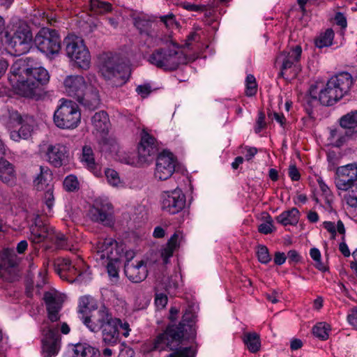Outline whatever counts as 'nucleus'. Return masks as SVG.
Returning a JSON list of instances; mask_svg holds the SVG:
<instances>
[{
	"label": "nucleus",
	"mask_w": 357,
	"mask_h": 357,
	"mask_svg": "<svg viewBox=\"0 0 357 357\" xmlns=\"http://www.w3.org/2000/svg\"><path fill=\"white\" fill-rule=\"evenodd\" d=\"M114 319L109 309L102 306L98 310H94L90 316H86L84 319V324L91 331L97 332L107 324H111L114 321L118 322Z\"/></svg>",
	"instance_id": "f3484780"
},
{
	"label": "nucleus",
	"mask_w": 357,
	"mask_h": 357,
	"mask_svg": "<svg viewBox=\"0 0 357 357\" xmlns=\"http://www.w3.org/2000/svg\"><path fill=\"white\" fill-rule=\"evenodd\" d=\"M194 321V314L186 310L182 321L178 325L167 327L165 331L158 334L153 342V350L172 351L167 357H194L195 352L192 347H179L184 335L186 326H191Z\"/></svg>",
	"instance_id": "7ed1b4c3"
},
{
	"label": "nucleus",
	"mask_w": 357,
	"mask_h": 357,
	"mask_svg": "<svg viewBox=\"0 0 357 357\" xmlns=\"http://www.w3.org/2000/svg\"><path fill=\"white\" fill-rule=\"evenodd\" d=\"M9 119L10 121L21 126L18 130L10 132V137L12 140L20 142L21 139H28L31 136L35 126L33 116L28 114L22 115L17 111L13 110L9 112Z\"/></svg>",
	"instance_id": "4468645a"
},
{
	"label": "nucleus",
	"mask_w": 357,
	"mask_h": 357,
	"mask_svg": "<svg viewBox=\"0 0 357 357\" xmlns=\"http://www.w3.org/2000/svg\"><path fill=\"white\" fill-rule=\"evenodd\" d=\"M246 91L245 93L248 96H252L257 93V85L256 84L255 77L252 75H248L246 77Z\"/></svg>",
	"instance_id": "a18cd8bd"
},
{
	"label": "nucleus",
	"mask_w": 357,
	"mask_h": 357,
	"mask_svg": "<svg viewBox=\"0 0 357 357\" xmlns=\"http://www.w3.org/2000/svg\"><path fill=\"white\" fill-rule=\"evenodd\" d=\"M177 165L176 158L167 151L160 153L156 159L154 176L160 181L169 178L176 170Z\"/></svg>",
	"instance_id": "2eb2a0df"
},
{
	"label": "nucleus",
	"mask_w": 357,
	"mask_h": 357,
	"mask_svg": "<svg viewBox=\"0 0 357 357\" xmlns=\"http://www.w3.org/2000/svg\"><path fill=\"white\" fill-rule=\"evenodd\" d=\"M100 72L112 86L116 87L122 86L128 79L118 57L112 54H105L100 58Z\"/></svg>",
	"instance_id": "9d476101"
},
{
	"label": "nucleus",
	"mask_w": 357,
	"mask_h": 357,
	"mask_svg": "<svg viewBox=\"0 0 357 357\" xmlns=\"http://www.w3.org/2000/svg\"><path fill=\"white\" fill-rule=\"evenodd\" d=\"M31 239L33 242L38 243L46 238L53 241L52 234L54 233V229L47 225H38L37 222L34 225H31L30 228Z\"/></svg>",
	"instance_id": "393cba45"
},
{
	"label": "nucleus",
	"mask_w": 357,
	"mask_h": 357,
	"mask_svg": "<svg viewBox=\"0 0 357 357\" xmlns=\"http://www.w3.org/2000/svg\"><path fill=\"white\" fill-rule=\"evenodd\" d=\"M44 301L46 304L48 321H45L40 326V332L43 335L42 350L44 357L56 356L60 349L61 336L59 334V324L54 322L60 319L59 312L61 304L56 301L52 294L46 292L44 295ZM59 330L63 335H68L70 328L66 322L61 324Z\"/></svg>",
	"instance_id": "f03ea898"
},
{
	"label": "nucleus",
	"mask_w": 357,
	"mask_h": 357,
	"mask_svg": "<svg viewBox=\"0 0 357 357\" xmlns=\"http://www.w3.org/2000/svg\"><path fill=\"white\" fill-rule=\"evenodd\" d=\"M102 329V340L105 345L114 346L119 342V331L114 323L106 325Z\"/></svg>",
	"instance_id": "7c9ffc66"
},
{
	"label": "nucleus",
	"mask_w": 357,
	"mask_h": 357,
	"mask_svg": "<svg viewBox=\"0 0 357 357\" xmlns=\"http://www.w3.org/2000/svg\"><path fill=\"white\" fill-rule=\"evenodd\" d=\"M340 125L342 128L351 130L357 126V110L352 111L340 119Z\"/></svg>",
	"instance_id": "c9c22d12"
},
{
	"label": "nucleus",
	"mask_w": 357,
	"mask_h": 357,
	"mask_svg": "<svg viewBox=\"0 0 357 357\" xmlns=\"http://www.w3.org/2000/svg\"><path fill=\"white\" fill-rule=\"evenodd\" d=\"M243 342L251 353H256L260 349V337L256 333H245L243 337Z\"/></svg>",
	"instance_id": "f704fd0d"
},
{
	"label": "nucleus",
	"mask_w": 357,
	"mask_h": 357,
	"mask_svg": "<svg viewBox=\"0 0 357 357\" xmlns=\"http://www.w3.org/2000/svg\"><path fill=\"white\" fill-rule=\"evenodd\" d=\"M6 42L15 54L21 55L29 52L34 39L31 27L24 21H18L12 25L5 34Z\"/></svg>",
	"instance_id": "39448f33"
},
{
	"label": "nucleus",
	"mask_w": 357,
	"mask_h": 357,
	"mask_svg": "<svg viewBox=\"0 0 357 357\" xmlns=\"http://www.w3.org/2000/svg\"><path fill=\"white\" fill-rule=\"evenodd\" d=\"M67 56L81 68L86 69L91 61L90 53L83 40L76 36H68L64 39Z\"/></svg>",
	"instance_id": "9b49d317"
},
{
	"label": "nucleus",
	"mask_w": 357,
	"mask_h": 357,
	"mask_svg": "<svg viewBox=\"0 0 357 357\" xmlns=\"http://www.w3.org/2000/svg\"><path fill=\"white\" fill-rule=\"evenodd\" d=\"M167 301V296L165 294L160 293L155 294V304L158 309H163L166 306Z\"/></svg>",
	"instance_id": "6e6d98bb"
},
{
	"label": "nucleus",
	"mask_w": 357,
	"mask_h": 357,
	"mask_svg": "<svg viewBox=\"0 0 357 357\" xmlns=\"http://www.w3.org/2000/svg\"><path fill=\"white\" fill-rule=\"evenodd\" d=\"M88 216L95 222L105 227H112L115 222L114 206L107 200L97 199L90 207Z\"/></svg>",
	"instance_id": "f8f14e48"
},
{
	"label": "nucleus",
	"mask_w": 357,
	"mask_h": 357,
	"mask_svg": "<svg viewBox=\"0 0 357 357\" xmlns=\"http://www.w3.org/2000/svg\"><path fill=\"white\" fill-rule=\"evenodd\" d=\"M301 54L302 48L300 45H296L280 53L275 63L280 70L279 77L288 79L297 76L301 71L299 61Z\"/></svg>",
	"instance_id": "6e6552de"
},
{
	"label": "nucleus",
	"mask_w": 357,
	"mask_h": 357,
	"mask_svg": "<svg viewBox=\"0 0 357 357\" xmlns=\"http://www.w3.org/2000/svg\"><path fill=\"white\" fill-rule=\"evenodd\" d=\"M89 305V299L88 298H82L79 302L78 306V314L80 319L84 322V319L86 318V316H90L89 314L91 312L90 309L88 306Z\"/></svg>",
	"instance_id": "c03bdc74"
},
{
	"label": "nucleus",
	"mask_w": 357,
	"mask_h": 357,
	"mask_svg": "<svg viewBox=\"0 0 357 357\" xmlns=\"http://www.w3.org/2000/svg\"><path fill=\"white\" fill-rule=\"evenodd\" d=\"M77 101L89 109H96L100 103L97 88L91 84H88L84 91L82 97L78 98Z\"/></svg>",
	"instance_id": "b1692460"
},
{
	"label": "nucleus",
	"mask_w": 357,
	"mask_h": 357,
	"mask_svg": "<svg viewBox=\"0 0 357 357\" xmlns=\"http://www.w3.org/2000/svg\"><path fill=\"white\" fill-rule=\"evenodd\" d=\"M16 263L11 259H3L0 261V278L12 282L17 277Z\"/></svg>",
	"instance_id": "cd10ccee"
},
{
	"label": "nucleus",
	"mask_w": 357,
	"mask_h": 357,
	"mask_svg": "<svg viewBox=\"0 0 357 357\" xmlns=\"http://www.w3.org/2000/svg\"><path fill=\"white\" fill-rule=\"evenodd\" d=\"M257 254L259 261L262 264H267L271 259L268 248L264 245L258 247Z\"/></svg>",
	"instance_id": "de8ad7c7"
},
{
	"label": "nucleus",
	"mask_w": 357,
	"mask_h": 357,
	"mask_svg": "<svg viewBox=\"0 0 357 357\" xmlns=\"http://www.w3.org/2000/svg\"><path fill=\"white\" fill-rule=\"evenodd\" d=\"M52 237L53 238V242L55 243L56 246L61 249H68L67 240L64 234L56 232L54 229V233L52 234Z\"/></svg>",
	"instance_id": "49530a36"
},
{
	"label": "nucleus",
	"mask_w": 357,
	"mask_h": 357,
	"mask_svg": "<svg viewBox=\"0 0 357 357\" xmlns=\"http://www.w3.org/2000/svg\"><path fill=\"white\" fill-rule=\"evenodd\" d=\"M137 93L142 98L148 96L151 92V86L149 84L139 85L136 88Z\"/></svg>",
	"instance_id": "13d9d810"
},
{
	"label": "nucleus",
	"mask_w": 357,
	"mask_h": 357,
	"mask_svg": "<svg viewBox=\"0 0 357 357\" xmlns=\"http://www.w3.org/2000/svg\"><path fill=\"white\" fill-rule=\"evenodd\" d=\"M287 259V257L285 255V254L284 252H276L275 253L274 262L277 265L283 264L285 262Z\"/></svg>",
	"instance_id": "774afa93"
},
{
	"label": "nucleus",
	"mask_w": 357,
	"mask_h": 357,
	"mask_svg": "<svg viewBox=\"0 0 357 357\" xmlns=\"http://www.w3.org/2000/svg\"><path fill=\"white\" fill-rule=\"evenodd\" d=\"M107 270L109 276L114 281L116 282L119 278V270L116 266L112 261H109L107 266Z\"/></svg>",
	"instance_id": "864d4df0"
},
{
	"label": "nucleus",
	"mask_w": 357,
	"mask_h": 357,
	"mask_svg": "<svg viewBox=\"0 0 357 357\" xmlns=\"http://www.w3.org/2000/svg\"><path fill=\"white\" fill-rule=\"evenodd\" d=\"M47 160L54 167L66 165L69 160V149L63 144L48 145L46 150Z\"/></svg>",
	"instance_id": "aec40b11"
},
{
	"label": "nucleus",
	"mask_w": 357,
	"mask_h": 357,
	"mask_svg": "<svg viewBox=\"0 0 357 357\" xmlns=\"http://www.w3.org/2000/svg\"><path fill=\"white\" fill-rule=\"evenodd\" d=\"M160 20L165 24L167 28L173 26L176 22L175 16L173 13H169L168 15L160 16Z\"/></svg>",
	"instance_id": "bf43d9fd"
},
{
	"label": "nucleus",
	"mask_w": 357,
	"mask_h": 357,
	"mask_svg": "<svg viewBox=\"0 0 357 357\" xmlns=\"http://www.w3.org/2000/svg\"><path fill=\"white\" fill-rule=\"evenodd\" d=\"M287 257L290 263L291 262L298 263L301 259V257L299 255L298 252L295 250H289L287 252Z\"/></svg>",
	"instance_id": "e2e57ef3"
},
{
	"label": "nucleus",
	"mask_w": 357,
	"mask_h": 357,
	"mask_svg": "<svg viewBox=\"0 0 357 357\" xmlns=\"http://www.w3.org/2000/svg\"><path fill=\"white\" fill-rule=\"evenodd\" d=\"M179 234L176 232L169 239L165 247L161 251V256L165 264L168 262V259L173 255L174 251L178 245Z\"/></svg>",
	"instance_id": "72a5a7b5"
},
{
	"label": "nucleus",
	"mask_w": 357,
	"mask_h": 357,
	"mask_svg": "<svg viewBox=\"0 0 357 357\" xmlns=\"http://www.w3.org/2000/svg\"><path fill=\"white\" fill-rule=\"evenodd\" d=\"M63 188L68 192H74L79 189L77 178L73 174L67 176L63 181Z\"/></svg>",
	"instance_id": "a19ab883"
},
{
	"label": "nucleus",
	"mask_w": 357,
	"mask_h": 357,
	"mask_svg": "<svg viewBox=\"0 0 357 357\" xmlns=\"http://www.w3.org/2000/svg\"><path fill=\"white\" fill-rule=\"evenodd\" d=\"M54 197L53 195V190L50 188L48 189L44 195V202L48 209V212L52 211V206L54 205Z\"/></svg>",
	"instance_id": "3c124183"
},
{
	"label": "nucleus",
	"mask_w": 357,
	"mask_h": 357,
	"mask_svg": "<svg viewBox=\"0 0 357 357\" xmlns=\"http://www.w3.org/2000/svg\"><path fill=\"white\" fill-rule=\"evenodd\" d=\"M268 118L271 119H275L281 126H284L286 123V119L282 114H280L275 112H268Z\"/></svg>",
	"instance_id": "052dcab7"
},
{
	"label": "nucleus",
	"mask_w": 357,
	"mask_h": 357,
	"mask_svg": "<svg viewBox=\"0 0 357 357\" xmlns=\"http://www.w3.org/2000/svg\"><path fill=\"white\" fill-rule=\"evenodd\" d=\"M91 123L97 132L107 134L110 127L108 114L106 112H96L91 118Z\"/></svg>",
	"instance_id": "c756f323"
},
{
	"label": "nucleus",
	"mask_w": 357,
	"mask_h": 357,
	"mask_svg": "<svg viewBox=\"0 0 357 357\" xmlns=\"http://www.w3.org/2000/svg\"><path fill=\"white\" fill-rule=\"evenodd\" d=\"M299 215V211L296 208H292L278 215L276 220L284 226L295 225L298 222Z\"/></svg>",
	"instance_id": "473e14b6"
},
{
	"label": "nucleus",
	"mask_w": 357,
	"mask_h": 357,
	"mask_svg": "<svg viewBox=\"0 0 357 357\" xmlns=\"http://www.w3.org/2000/svg\"><path fill=\"white\" fill-rule=\"evenodd\" d=\"M8 81L17 93L24 97H33L36 89L47 84L50 75L31 57L18 59L12 64Z\"/></svg>",
	"instance_id": "f257e3e1"
},
{
	"label": "nucleus",
	"mask_w": 357,
	"mask_h": 357,
	"mask_svg": "<svg viewBox=\"0 0 357 357\" xmlns=\"http://www.w3.org/2000/svg\"><path fill=\"white\" fill-rule=\"evenodd\" d=\"M265 122V114L263 112H259L258 114V118L256 121V126L255 128V131L256 133H259L266 127Z\"/></svg>",
	"instance_id": "4d7b16f0"
},
{
	"label": "nucleus",
	"mask_w": 357,
	"mask_h": 357,
	"mask_svg": "<svg viewBox=\"0 0 357 357\" xmlns=\"http://www.w3.org/2000/svg\"><path fill=\"white\" fill-rule=\"evenodd\" d=\"M334 31L332 29H328L316 39L315 45L318 48L328 47L332 45Z\"/></svg>",
	"instance_id": "e433bc0d"
},
{
	"label": "nucleus",
	"mask_w": 357,
	"mask_h": 357,
	"mask_svg": "<svg viewBox=\"0 0 357 357\" xmlns=\"http://www.w3.org/2000/svg\"><path fill=\"white\" fill-rule=\"evenodd\" d=\"M73 357H100V354L98 349L86 343H77L74 346Z\"/></svg>",
	"instance_id": "2f4dec72"
},
{
	"label": "nucleus",
	"mask_w": 357,
	"mask_h": 357,
	"mask_svg": "<svg viewBox=\"0 0 357 357\" xmlns=\"http://www.w3.org/2000/svg\"><path fill=\"white\" fill-rule=\"evenodd\" d=\"M181 6L188 11L203 12L206 10V6L204 5H197L189 2L182 3Z\"/></svg>",
	"instance_id": "603ef678"
},
{
	"label": "nucleus",
	"mask_w": 357,
	"mask_h": 357,
	"mask_svg": "<svg viewBox=\"0 0 357 357\" xmlns=\"http://www.w3.org/2000/svg\"><path fill=\"white\" fill-rule=\"evenodd\" d=\"M199 38H200V37L197 33H195V32L190 33L188 36V37L185 40V46H186L188 48H190V47L192 44V42H197V41H199Z\"/></svg>",
	"instance_id": "69168bd1"
},
{
	"label": "nucleus",
	"mask_w": 357,
	"mask_h": 357,
	"mask_svg": "<svg viewBox=\"0 0 357 357\" xmlns=\"http://www.w3.org/2000/svg\"><path fill=\"white\" fill-rule=\"evenodd\" d=\"M61 38L55 29L43 27L34 38L38 50L46 54H57L61 50Z\"/></svg>",
	"instance_id": "ddd939ff"
},
{
	"label": "nucleus",
	"mask_w": 357,
	"mask_h": 357,
	"mask_svg": "<svg viewBox=\"0 0 357 357\" xmlns=\"http://www.w3.org/2000/svg\"><path fill=\"white\" fill-rule=\"evenodd\" d=\"M134 24L140 35L146 38V42L149 45H151L155 41L158 33L153 26V22L144 17H139L135 19Z\"/></svg>",
	"instance_id": "5701e85b"
},
{
	"label": "nucleus",
	"mask_w": 357,
	"mask_h": 357,
	"mask_svg": "<svg viewBox=\"0 0 357 357\" xmlns=\"http://www.w3.org/2000/svg\"><path fill=\"white\" fill-rule=\"evenodd\" d=\"M81 113L77 105L72 100H65L54 113L53 121L61 129L77 128L80 123Z\"/></svg>",
	"instance_id": "1a4fd4ad"
},
{
	"label": "nucleus",
	"mask_w": 357,
	"mask_h": 357,
	"mask_svg": "<svg viewBox=\"0 0 357 357\" xmlns=\"http://www.w3.org/2000/svg\"><path fill=\"white\" fill-rule=\"evenodd\" d=\"M310 255L311 258L314 261V266L321 271L327 270L326 266L321 261V253L319 249L313 248L310 249Z\"/></svg>",
	"instance_id": "79ce46f5"
},
{
	"label": "nucleus",
	"mask_w": 357,
	"mask_h": 357,
	"mask_svg": "<svg viewBox=\"0 0 357 357\" xmlns=\"http://www.w3.org/2000/svg\"><path fill=\"white\" fill-rule=\"evenodd\" d=\"M81 162L96 176L100 174V166L95 161L94 153L90 146L85 145L82 147Z\"/></svg>",
	"instance_id": "c85d7f7f"
},
{
	"label": "nucleus",
	"mask_w": 357,
	"mask_h": 357,
	"mask_svg": "<svg viewBox=\"0 0 357 357\" xmlns=\"http://www.w3.org/2000/svg\"><path fill=\"white\" fill-rule=\"evenodd\" d=\"M84 266V261L81 259L73 262L68 258H63L55 264V271L62 280L70 283L86 282L91 279V273L88 268L82 270Z\"/></svg>",
	"instance_id": "423d86ee"
},
{
	"label": "nucleus",
	"mask_w": 357,
	"mask_h": 357,
	"mask_svg": "<svg viewBox=\"0 0 357 357\" xmlns=\"http://www.w3.org/2000/svg\"><path fill=\"white\" fill-rule=\"evenodd\" d=\"M347 321L353 326H357V306L351 309L347 315Z\"/></svg>",
	"instance_id": "680f3d73"
},
{
	"label": "nucleus",
	"mask_w": 357,
	"mask_h": 357,
	"mask_svg": "<svg viewBox=\"0 0 357 357\" xmlns=\"http://www.w3.org/2000/svg\"><path fill=\"white\" fill-rule=\"evenodd\" d=\"M289 176L292 181H297L300 179L301 174L295 165L289 166Z\"/></svg>",
	"instance_id": "0e129e2a"
},
{
	"label": "nucleus",
	"mask_w": 357,
	"mask_h": 357,
	"mask_svg": "<svg viewBox=\"0 0 357 357\" xmlns=\"http://www.w3.org/2000/svg\"><path fill=\"white\" fill-rule=\"evenodd\" d=\"M158 149L156 139L144 129L142 130L138 145V163L141 165L151 161Z\"/></svg>",
	"instance_id": "dca6fc26"
},
{
	"label": "nucleus",
	"mask_w": 357,
	"mask_h": 357,
	"mask_svg": "<svg viewBox=\"0 0 357 357\" xmlns=\"http://www.w3.org/2000/svg\"><path fill=\"white\" fill-rule=\"evenodd\" d=\"M87 85L84 78L81 75H68L63 80L65 93L76 100L82 97Z\"/></svg>",
	"instance_id": "412c9836"
},
{
	"label": "nucleus",
	"mask_w": 357,
	"mask_h": 357,
	"mask_svg": "<svg viewBox=\"0 0 357 357\" xmlns=\"http://www.w3.org/2000/svg\"><path fill=\"white\" fill-rule=\"evenodd\" d=\"M90 9L94 13L104 14L112 10L111 3L100 0H90Z\"/></svg>",
	"instance_id": "4c0bfd02"
},
{
	"label": "nucleus",
	"mask_w": 357,
	"mask_h": 357,
	"mask_svg": "<svg viewBox=\"0 0 357 357\" xmlns=\"http://www.w3.org/2000/svg\"><path fill=\"white\" fill-rule=\"evenodd\" d=\"M357 181V165L349 164L337 168L335 184L338 190L347 191Z\"/></svg>",
	"instance_id": "6ab92c4d"
},
{
	"label": "nucleus",
	"mask_w": 357,
	"mask_h": 357,
	"mask_svg": "<svg viewBox=\"0 0 357 357\" xmlns=\"http://www.w3.org/2000/svg\"><path fill=\"white\" fill-rule=\"evenodd\" d=\"M116 248V241L113 238H105L100 241L96 245L97 252L100 259L107 258L110 261H116L118 259L114 255V250Z\"/></svg>",
	"instance_id": "bb28decb"
},
{
	"label": "nucleus",
	"mask_w": 357,
	"mask_h": 357,
	"mask_svg": "<svg viewBox=\"0 0 357 357\" xmlns=\"http://www.w3.org/2000/svg\"><path fill=\"white\" fill-rule=\"evenodd\" d=\"M348 196L347 197V202L351 207L357 206V183L353 184V186Z\"/></svg>",
	"instance_id": "8fccbe9b"
},
{
	"label": "nucleus",
	"mask_w": 357,
	"mask_h": 357,
	"mask_svg": "<svg viewBox=\"0 0 357 357\" xmlns=\"http://www.w3.org/2000/svg\"><path fill=\"white\" fill-rule=\"evenodd\" d=\"M114 319L118 321V322L114 321V325H116V327L118 328L119 330H122V334L124 337H128L130 331L129 324L126 321L122 322V321L118 318H114Z\"/></svg>",
	"instance_id": "5fc2aeb1"
},
{
	"label": "nucleus",
	"mask_w": 357,
	"mask_h": 357,
	"mask_svg": "<svg viewBox=\"0 0 357 357\" xmlns=\"http://www.w3.org/2000/svg\"><path fill=\"white\" fill-rule=\"evenodd\" d=\"M273 220L271 216H268L266 221L261 223L258 227V231L264 234H268L273 231Z\"/></svg>",
	"instance_id": "09e8293b"
},
{
	"label": "nucleus",
	"mask_w": 357,
	"mask_h": 357,
	"mask_svg": "<svg viewBox=\"0 0 357 357\" xmlns=\"http://www.w3.org/2000/svg\"><path fill=\"white\" fill-rule=\"evenodd\" d=\"M17 180L14 165L9 161L0 157V181L3 183L13 185Z\"/></svg>",
	"instance_id": "a878e982"
},
{
	"label": "nucleus",
	"mask_w": 357,
	"mask_h": 357,
	"mask_svg": "<svg viewBox=\"0 0 357 357\" xmlns=\"http://www.w3.org/2000/svg\"><path fill=\"white\" fill-rule=\"evenodd\" d=\"M185 205V196L181 189L164 192L162 200V211L174 215L181 211Z\"/></svg>",
	"instance_id": "a211bd4d"
},
{
	"label": "nucleus",
	"mask_w": 357,
	"mask_h": 357,
	"mask_svg": "<svg viewBox=\"0 0 357 357\" xmlns=\"http://www.w3.org/2000/svg\"><path fill=\"white\" fill-rule=\"evenodd\" d=\"M354 82L353 77L347 72L332 77L319 91L320 103L324 106L333 105L349 92Z\"/></svg>",
	"instance_id": "20e7f679"
},
{
	"label": "nucleus",
	"mask_w": 357,
	"mask_h": 357,
	"mask_svg": "<svg viewBox=\"0 0 357 357\" xmlns=\"http://www.w3.org/2000/svg\"><path fill=\"white\" fill-rule=\"evenodd\" d=\"M330 326L325 322H319L314 325L312 329L313 335L322 340H326L328 338V331Z\"/></svg>",
	"instance_id": "ea45409f"
},
{
	"label": "nucleus",
	"mask_w": 357,
	"mask_h": 357,
	"mask_svg": "<svg viewBox=\"0 0 357 357\" xmlns=\"http://www.w3.org/2000/svg\"><path fill=\"white\" fill-rule=\"evenodd\" d=\"M124 272L131 282H140L144 280L148 275L146 263L141 260L134 264L128 260L124 265Z\"/></svg>",
	"instance_id": "4be33fe9"
},
{
	"label": "nucleus",
	"mask_w": 357,
	"mask_h": 357,
	"mask_svg": "<svg viewBox=\"0 0 357 357\" xmlns=\"http://www.w3.org/2000/svg\"><path fill=\"white\" fill-rule=\"evenodd\" d=\"M339 250L344 257H347L350 256V251L345 243V236H342V242L340 243Z\"/></svg>",
	"instance_id": "338daca9"
},
{
	"label": "nucleus",
	"mask_w": 357,
	"mask_h": 357,
	"mask_svg": "<svg viewBox=\"0 0 357 357\" xmlns=\"http://www.w3.org/2000/svg\"><path fill=\"white\" fill-rule=\"evenodd\" d=\"M148 61L152 65L165 71L176 70L180 65L186 63V57L175 47H161L155 50Z\"/></svg>",
	"instance_id": "0eeeda50"
},
{
	"label": "nucleus",
	"mask_w": 357,
	"mask_h": 357,
	"mask_svg": "<svg viewBox=\"0 0 357 357\" xmlns=\"http://www.w3.org/2000/svg\"><path fill=\"white\" fill-rule=\"evenodd\" d=\"M105 174L108 183L110 185L113 186H117L119 183H121V179L119 173L116 170L107 168L105 170Z\"/></svg>",
	"instance_id": "37998d69"
},
{
	"label": "nucleus",
	"mask_w": 357,
	"mask_h": 357,
	"mask_svg": "<svg viewBox=\"0 0 357 357\" xmlns=\"http://www.w3.org/2000/svg\"><path fill=\"white\" fill-rule=\"evenodd\" d=\"M348 136H351L354 139L357 138V130L355 132H351V130L346 131L344 135L341 133V131L338 129H334L331 131V138L333 139H337L336 145L337 146H340L343 142L346 141V138Z\"/></svg>",
	"instance_id": "58836bf2"
}]
</instances>
